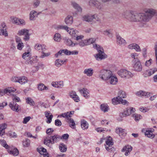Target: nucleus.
I'll return each mask as SVG.
<instances>
[{
  "label": "nucleus",
  "mask_w": 157,
  "mask_h": 157,
  "mask_svg": "<svg viewBox=\"0 0 157 157\" xmlns=\"http://www.w3.org/2000/svg\"><path fill=\"white\" fill-rule=\"evenodd\" d=\"M109 78L111 79L110 83L111 84L115 85L117 82L118 79L116 76H113L111 75V76Z\"/></svg>",
  "instance_id": "f704fd0d"
},
{
  "label": "nucleus",
  "mask_w": 157,
  "mask_h": 157,
  "mask_svg": "<svg viewBox=\"0 0 157 157\" xmlns=\"http://www.w3.org/2000/svg\"><path fill=\"white\" fill-rule=\"evenodd\" d=\"M81 125L82 128L83 130L87 129L88 127V123L84 120H82L81 121Z\"/></svg>",
  "instance_id": "2f4dec72"
},
{
  "label": "nucleus",
  "mask_w": 157,
  "mask_h": 157,
  "mask_svg": "<svg viewBox=\"0 0 157 157\" xmlns=\"http://www.w3.org/2000/svg\"><path fill=\"white\" fill-rule=\"evenodd\" d=\"M118 75L121 77L128 78L133 76V74L125 69H121L117 72Z\"/></svg>",
  "instance_id": "0eeeda50"
},
{
  "label": "nucleus",
  "mask_w": 157,
  "mask_h": 157,
  "mask_svg": "<svg viewBox=\"0 0 157 157\" xmlns=\"http://www.w3.org/2000/svg\"><path fill=\"white\" fill-rule=\"evenodd\" d=\"M6 29V28H3L0 30V35H2L5 36H7L8 33Z\"/></svg>",
  "instance_id": "09e8293b"
},
{
  "label": "nucleus",
  "mask_w": 157,
  "mask_h": 157,
  "mask_svg": "<svg viewBox=\"0 0 157 157\" xmlns=\"http://www.w3.org/2000/svg\"><path fill=\"white\" fill-rule=\"evenodd\" d=\"M133 64V67L134 70L137 71H142V67L140 61L137 60Z\"/></svg>",
  "instance_id": "4468645a"
},
{
  "label": "nucleus",
  "mask_w": 157,
  "mask_h": 157,
  "mask_svg": "<svg viewBox=\"0 0 157 157\" xmlns=\"http://www.w3.org/2000/svg\"><path fill=\"white\" fill-rule=\"evenodd\" d=\"M37 151L41 155L40 157H49L48 154L45 148L43 147L37 148Z\"/></svg>",
  "instance_id": "ddd939ff"
},
{
  "label": "nucleus",
  "mask_w": 157,
  "mask_h": 157,
  "mask_svg": "<svg viewBox=\"0 0 157 157\" xmlns=\"http://www.w3.org/2000/svg\"><path fill=\"white\" fill-rule=\"evenodd\" d=\"M22 58L26 60H28L31 56H30V53L28 52H25L24 53L22 56Z\"/></svg>",
  "instance_id": "79ce46f5"
},
{
  "label": "nucleus",
  "mask_w": 157,
  "mask_h": 157,
  "mask_svg": "<svg viewBox=\"0 0 157 157\" xmlns=\"http://www.w3.org/2000/svg\"><path fill=\"white\" fill-rule=\"evenodd\" d=\"M0 144L4 147L6 149H8L9 147V146L7 144L6 141L4 140H0Z\"/></svg>",
  "instance_id": "864d4df0"
},
{
  "label": "nucleus",
  "mask_w": 157,
  "mask_h": 157,
  "mask_svg": "<svg viewBox=\"0 0 157 157\" xmlns=\"http://www.w3.org/2000/svg\"><path fill=\"white\" fill-rule=\"evenodd\" d=\"M145 135L149 138H153L155 137L154 134L152 133V131L151 130L146 131L145 132Z\"/></svg>",
  "instance_id": "58836bf2"
},
{
  "label": "nucleus",
  "mask_w": 157,
  "mask_h": 157,
  "mask_svg": "<svg viewBox=\"0 0 157 157\" xmlns=\"http://www.w3.org/2000/svg\"><path fill=\"white\" fill-rule=\"evenodd\" d=\"M132 117L134 118L135 120L136 121H138L142 117L140 114L137 113H134L132 115Z\"/></svg>",
  "instance_id": "3c124183"
},
{
  "label": "nucleus",
  "mask_w": 157,
  "mask_h": 157,
  "mask_svg": "<svg viewBox=\"0 0 157 157\" xmlns=\"http://www.w3.org/2000/svg\"><path fill=\"white\" fill-rule=\"evenodd\" d=\"M64 22L68 25H71L73 22V17L70 15H68L65 19Z\"/></svg>",
  "instance_id": "aec40b11"
},
{
  "label": "nucleus",
  "mask_w": 157,
  "mask_h": 157,
  "mask_svg": "<svg viewBox=\"0 0 157 157\" xmlns=\"http://www.w3.org/2000/svg\"><path fill=\"white\" fill-rule=\"evenodd\" d=\"M138 54L136 53H132L131 54V56L132 58L134 59L132 60V61L133 62H135L137 60H139L138 59L137 56Z\"/></svg>",
  "instance_id": "a18cd8bd"
},
{
  "label": "nucleus",
  "mask_w": 157,
  "mask_h": 157,
  "mask_svg": "<svg viewBox=\"0 0 157 157\" xmlns=\"http://www.w3.org/2000/svg\"><path fill=\"white\" fill-rule=\"evenodd\" d=\"M118 97L119 98H126V95L125 92L122 90L119 91L118 93Z\"/></svg>",
  "instance_id": "e433bc0d"
},
{
  "label": "nucleus",
  "mask_w": 157,
  "mask_h": 157,
  "mask_svg": "<svg viewBox=\"0 0 157 157\" xmlns=\"http://www.w3.org/2000/svg\"><path fill=\"white\" fill-rule=\"evenodd\" d=\"M16 90V89L13 87H8L5 89H0V97L2 96L5 94L8 95Z\"/></svg>",
  "instance_id": "1a4fd4ad"
},
{
  "label": "nucleus",
  "mask_w": 157,
  "mask_h": 157,
  "mask_svg": "<svg viewBox=\"0 0 157 157\" xmlns=\"http://www.w3.org/2000/svg\"><path fill=\"white\" fill-rule=\"evenodd\" d=\"M23 47V44L22 42L18 43L17 45V48L19 50H21Z\"/></svg>",
  "instance_id": "338daca9"
},
{
  "label": "nucleus",
  "mask_w": 157,
  "mask_h": 157,
  "mask_svg": "<svg viewBox=\"0 0 157 157\" xmlns=\"http://www.w3.org/2000/svg\"><path fill=\"white\" fill-rule=\"evenodd\" d=\"M45 115L47 119L46 121L47 123L48 124L51 123L53 117V115L51 114V113L49 112L48 111H46L45 112Z\"/></svg>",
  "instance_id": "4be33fe9"
},
{
  "label": "nucleus",
  "mask_w": 157,
  "mask_h": 157,
  "mask_svg": "<svg viewBox=\"0 0 157 157\" xmlns=\"http://www.w3.org/2000/svg\"><path fill=\"white\" fill-rule=\"evenodd\" d=\"M37 58V56H34V57H31L27 60H26L25 62V63L26 64H32L33 63H36L37 61V59L36 58Z\"/></svg>",
  "instance_id": "393cba45"
},
{
  "label": "nucleus",
  "mask_w": 157,
  "mask_h": 157,
  "mask_svg": "<svg viewBox=\"0 0 157 157\" xmlns=\"http://www.w3.org/2000/svg\"><path fill=\"white\" fill-rule=\"evenodd\" d=\"M94 48L97 50L98 53L94 55L97 60H101L107 57V55L105 54L103 48L97 44L94 45Z\"/></svg>",
  "instance_id": "f03ea898"
},
{
  "label": "nucleus",
  "mask_w": 157,
  "mask_h": 157,
  "mask_svg": "<svg viewBox=\"0 0 157 157\" xmlns=\"http://www.w3.org/2000/svg\"><path fill=\"white\" fill-rule=\"evenodd\" d=\"M40 12L38 13L36 11L34 10L31 11L29 14L30 20H34V18L37 17V15L39 14Z\"/></svg>",
  "instance_id": "b1692460"
},
{
  "label": "nucleus",
  "mask_w": 157,
  "mask_h": 157,
  "mask_svg": "<svg viewBox=\"0 0 157 157\" xmlns=\"http://www.w3.org/2000/svg\"><path fill=\"white\" fill-rule=\"evenodd\" d=\"M9 105L12 110L17 112L21 109L20 106L14 101L10 102Z\"/></svg>",
  "instance_id": "f8f14e48"
},
{
  "label": "nucleus",
  "mask_w": 157,
  "mask_h": 157,
  "mask_svg": "<svg viewBox=\"0 0 157 157\" xmlns=\"http://www.w3.org/2000/svg\"><path fill=\"white\" fill-rule=\"evenodd\" d=\"M61 136L58 135L50 136L46 138L44 140V143L45 144L49 146L50 144H53L55 143H57L61 140Z\"/></svg>",
  "instance_id": "7ed1b4c3"
},
{
  "label": "nucleus",
  "mask_w": 157,
  "mask_h": 157,
  "mask_svg": "<svg viewBox=\"0 0 157 157\" xmlns=\"http://www.w3.org/2000/svg\"><path fill=\"white\" fill-rule=\"evenodd\" d=\"M157 71V68H155L152 69H150L148 70L147 72L148 75L150 76L153 74L155 72Z\"/></svg>",
  "instance_id": "de8ad7c7"
},
{
  "label": "nucleus",
  "mask_w": 157,
  "mask_h": 157,
  "mask_svg": "<svg viewBox=\"0 0 157 157\" xmlns=\"http://www.w3.org/2000/svg\"><path fill=\"white\" fill-rule=\"evenodd\" d=\"M119 103L123 104V105H127L128 104V102L126 100L123 99L122 98H120L119 100Z\"/></svg>",
  "instance_id": "4d7b16f0"
},
{
  "label": "nucleus",
  "mask_w": 157,
  "mask_h": 157,
  "mask_svg": "<svg viewBox=\"0 0 157 157\" xmlns=\"http://www.w3.org/2000/svg\"><path fill=\"white\" fill-rule=\"evenodd\" d=\"M68 123L69 124V126L72 129L75 128V124L73 119L71 118H68Z\"/></svg>",
  "instance_id": "473e14b6"
},
{
  "label": "nucleus",
  "mask_w": 157,
  "mask_h": 157,
  "mask_svg": "<svg viewBox=\"0 0 157 157\" xmlns=\"http://www.w3.org/2000/svg\"><path fill=\"white\" fill-rule=\"evenodd\" d=\"M95 40V39L91 38L89 39L88 40H85V41H86V44H87V45H88L93 43Z\"/></svg>",
  "instance_id": "6e6d98bb"
},
{
  "label": "nucleus",
  "mask_w": 157,
  "mask_h": 157,
  "mask_svg": "<svg viewBox=\"0 0 157 157\" xmlns=\"http://www.w3.org/2000/svg\"><path fill=\"white\" fill-rule=\"evenodd\" d=\"M8 151L10 154H12L14 156L17 155L19 154L17 148H14L13 150H10L8 149Z\"/></svg>",
  "instance_id": "c9c22d12"
},
{
  "label": "nucleus",
  "mask_w": 157,
  "mask_h": 157,
  "mask_svg": "<svg viewBox=\"0 0 157 157\" xmlns=\"http://www.w3.org/2000/svg\"><path fill=\"white\" fill-rule=\"evenodd\" d=\"M64 62L65 61L61 60L60 59H57L55 61V65L58 67H59L63 64Z\"/></svg>",
  "instance_id": "37998d69"
},
{
  "label": "nucleus",
  "mask_w": 157,
  "mask_h": 157,
  "mask_svg": "<svg viewBox=\"0 0 157 157\" xmlns=\"http://www.w3.org/2000/svg\"><path fill=\"white\" fill-rule=\"evenodd\" d=\"M54 40L57 42H59L61 39L60 35L59 33H56L54 37Z\"/></svg>",
  "instance_id": "c03bdc74"
},
{
  "label": "nucleus",
  "mask_w": 157,
  "mask_h": 157,
  "mask_svg": "<svg viewBox=\"0 0 157 157\" xmlns=\"http://www.w3.org/2000/svg\"><path fill=\"white\" fill-rule=\"evenodd\" d=\"M112 75V72L109 70L102 69L99 72V77L103 80H108Z\"/></svg>",
  "instance_id": "20e7f679"
},
{
  "label": "nucleus",
  "mask_w": 157,
  "mask_h": 157,
  "mask_svg": "<svg viewBox=\"0 0 157 157\" xmlns=\"http://www.w3.org/2000/svg\"><path fill=\"white\" fill-rule=\"evenodd\" d=\"M38 88L39 90L42 91L44 90H47L48 87L45 86L43 84L40 83L38 85Z\"/></svg>",
  "instance_id": "ea45409f"
},
{
  "label": "nucleus",
  "mask_w": 157,
  "mask_h": 157,
  "mask_svg": "<svg viewBox=\"0 0 157 157\" xmlns=\"http://www.w3.org/2000/svg\"><path fill=\"white\" fill-rule=\"evenodd\" d=\"M31 119V117L29 116L27 117H25L23 121V123L24 124H26L27 122H28Z\"/></svg>",
  "instance_id": "e2e57ef3"
},
{
  "label": "nucleus",
  "mask_w": 157,
  "mask_h": 157,
  "mask_svg": "<svg viewBox=\"0 0 157 157\" xmlns=\"http://www.w3.org/2000/svg\"><path fill=\"white\" fill-rule=\"evenodd\" d=\"M69 95L70 97L72 98L75 96H77V94L76 92L74 91H71L69 93Z\"/></svg>",
  "instance_id": "69168bd1"
},
{
  "label": "nucleus",
  "mask_w": 157,
  "mask_h": 157,
  "mask_svg": "<svg viewBox=\"0 0 157 157\" xmlns=\"http://www.w3.org/2000/svg\"><path fill=\"white\" fill-rule=\"evenodd\" d=\"M150 92H146L142 90H140L136 93V94L140 97L145 96L147 98L150 96Z\"/></svg>",
  "instance_id": "412c9836"
},
{
  "label": "nucleus",
  "mask_w": 157,
  "mask_h": 157,
  "mask_svg": "<svg viewBox=\"0 0 157 157\" xmlns=\"http://www.w3.org/2000/svg\"><path fill=\"white\" fill-rule=\"evenodd\" d=\"M57 88H62L63 86V82L62 81L57 82Z\"/></svg>",
  "instance_id": "13d9d810"
},
{
  "label": "nucleus",
  "mask_w": 157,
  "mask_h": 157,
  "mask_svg": "<svg viewBox=\"0 0 157 157\" xmlns=\"http://www.w3.org/2000/svg\"><path fill=\"white\" fill-rule=\"evenodd\" d=\"M13 101H14V102H19L20 101V98L19 97L17 96H14L13 98Z\"/></svg>",
  "instance_id": "774afa93"
},
{
  "label": "nucleus",
  "mask_w": 157,
  "mask_h": 157,
  "mask_svg": "<svg viewBox=\"0 0 157 157\" xmlns=\"http://www.w3.org/2000/svg\"><path fill=\"white\" fill-rule=\"evenodd\" d=\"M106 145H105L106 150L110 152H113L115 151V149L112 146L113 144V142L112 141V138L109 136L106 141Z\"/></svg>",
  "instance_id": "423d86ee"
},
{
  "label": "nucleus",
  "mask_w": 157,
  "mask_h": 157,
  "mask_svg": "<svg viewBox=\"0 0 157 157\" xmlns=\"http://www.w3.org/2000/svg\"><path fill=\"white\" fill-rule=\"evenodd\" d=\"M69 28L67 26H63L62 25H58L56 28V29H64L67 32L69 31Z\"/></svg>",
  "instance_id": "49530a36"
},
{
  "label": "nucleus",
  "mask_w": 157,
  "mask_h": 157,
  "mask_svg": "<svg viewBox=\"0 0 157 157\" xmlns=\"http://www.w3.org/2000/svg\"><path fill=\"white\" fill-rule=\"evenodd\" d=\"M68 112H67L66 113H62V114H61L59 116H61L63 117H66L67 118V119L68 118H69V117H70L69 115H68Z\"/></svg>",
  "instance_id": "680f3d73"
},
{
  "label": "nucleus",
  "mask_w": 157,
  "mask_h": 157,
  "mask_svg": "<svg viewBox=\"0 0 157 157\" xmlns=\"http://www.w3.org/2000/svg\"><path fill=\"white\" fill-rule=\"evenodd\" d=\"M92 15L86 14L83 16L82 19L86 21L91 22L92 21Z\"/></svg>",
  "instance_id": "7c9ffc66"
},
{
  "label": "nucleus",
  "mask_w": 157,
  "mask_h": 157,
  "mask_svg": "<svg viewBox=\"0 0 157 157\" xmlns=\"http://www.w3.org/2000/svg\"><path fill=\"white\" fill-rule=\"evenodd\" d=\"M79 91L80 93L86 98H88V94L89 93V92L87 89L83 88L82 89L80 90Z\"/></svg>",
  "instance_id": "72a5a7b5"
},
{
  "label": "nucleus",
  "mask_w": 157,
  "mask_h": 157,
  "mask_svg": "<svg viewBox=\"0 0 157 157\" xmlns=\"http://www.w3.org/2000/svg\"><path fill=\"white\" fill-rule=\"evenodd\" d=\"M55 124L57 126H60L62 124L61 121L59 119H57L55 121Z\"/></svg>",
  "instance_id": "0e129e2a"
},
{
  "label": "nucleus",
  "mask_w": 157,
  "mask_h": 157,
  "mask_svg": "<svg viewBox=\"0 0 157 157\" xmlns=\"http://www.w3.org/2000/svg\"><path fill=\"white\" fill-rule=\"evenodd\" d=\"M89 5L91 7H95L99 10L102 9L103 6L101 2L96 0H90L88 2Z\"/></svg>",
  "instance_id": "6e6552de"
},
{
  "label": "nucleus",
  "mask_w": 157,
  "mask_h": 157,
  "mask_svg": "<svg viewBox=\"0 0 157 157\" xmlns=\"http://www.w3.org/2000/svg\"><path fill=\"white\" fill-rule=\"evenodd\" d=\"M135 111V109L132 107H130L126 109L123 113H121L120 116L121 117L127 116L130 115Z\"/></svg>",
  "instance_id": "9d476101"
},
{
  "label": "nucleus",
  "mask_w": 157,
  "mask_h": 157,
  "mask_svg": "<svg viewBox=\"0 0 157 157\" xmlns=\"http://www.w3.org/2000/svg\"><path fill=\"white\" fill-rule=\"evenodd\" d=\"M100 108L101 110L104 112L108 111L109 109V107L106 104H102L100 106Z\"/></svg>",
  "instance_id": "4c0bfd02"
},
{
  "label": "nucleus",
  "mask_w": 157,
  "mask_h": 157,
  "mask_svg": "<svg viewBox=\"0 0 157 157\" xmlns=\"http://www.w3.org/2000/svg\"><path fill=\"white\" fill-rule=\"evenodd\" d=\"M13 23L17 25H25V21L21 19L17 18H14L13 19Z\"/></svg>",
  "instance_id": "f3484780"
},
{
  "label": "nucleus",
  "mask_w": 157,
  "mask_h": 157,
  "mask_svg": "<svg viewBox=\"0 0 157 157\" xmlns=\"http://www.w3.org/2000/svg\"><path fill=\"white\" fill-rule=\"evenodd\" d=\"M30 141L28 139H26L25 141H23V145L24 147H28L29 146Z\"/></svg>",
  "instance_id": "8fccbe9b"
},
{
  "label": "nucleus",
  "mask_w": 157,
  "mask_h": 157,
  "mask_svg": "<svg viewBox=\"0 0 157 157\" xmlns=\"http://www.w3.org/2000/svg\"><path fill=\"white\" fill-rule=\"evenodd\" d=\"M123 16L130 21L145 22L144 13H138L132 10H126L123 13Z\"/></svg>",
  "instance_id": "f257e3e1"
},
{
  "label": "nucleus",
  "mask_w": 157,
  "mask_h": 157,
  "mask_svg": "<svg viewBox=\"0 0 157 157\" xmlns=\"http://www.w3.org/2000/svg\"><path fill=\"white\" fill-rule=\"evenodd\" d=\"M83 73L88 76H91L94 73L93 70L92 68L86 69L84 71Z\"/></svg>",
  "instance_id": "a878e982"
},
{
  "label": "nucleus",
  "mask_w": 157,
  "mask_h": 157,
  "mask_svg": "<svg viewBox=\"0 0 157 157\" xmlns=\"http://www.w3.org/2000/svg\"><path fill=\"white\" fill-rule=\"evenodd\" d=\"M26 100L27 103L30 105H33L34 104V101L31 98H28L26 99Z\"/></svg>",
  "instance_id": "5fc2aeb1"
},
{
  "label": "nucleus",
  "mask_w": 157,
  "mask_h": 157,
  "mask_svg": "<svg viewBox=\"0 0 157 157\" xmlns=\"http://www.w3.org/2000/svg\"><path fill=\"white\" fill-rule=\"evenodd\" d=\"M92 21L93 19H95L97 21H100V19L98 17L96 14L92 15Z\"/></svg>",
  "instance_id": "bf43d9fd"
},
{
  "label": "nucleus",
  "mask_w": 157,
  "mask_h": 157,
  "mask_svg": "<svg viewBox=\"0 0 157 157\" xmlns=\"http://www.w3.org/2000/svg\"><path fill=\"white\" fill-rule=\"evenodd\" d=\"M120 98L117 97L116 98H114L112 99V102L113 105H117L119 103V101Z\"/></svg>",
  "instance_id": "603ef678"
},
{
  "label": "nucleus",
  "mask_w": 157,
  "mask_h": 157,
  "mask_svg": "<svg viewBox=\"0 0 157 157\" xmlns=\"http://www.w3.org/2000/svg\"><path fill=\"white\" fill-rule=\"evenodd\" d=\"M7 126L5 124L0 125V136H2L5 134V129L6 128Z\"/></svg>",
  "instance_id": "cd10ccee"
},
{
  "label": "nucleus",
  "mask_w": 157,
  "mask_h": 157,
  "mask_svg": "<svg viewBox=\"0 0 157 157\" xmlns=\"http://www.w3.org/2000/svg\"><path fill=\"white\" fill-rule=\"evenodd\" d=\"M59 148L60 151L62 152H65L67 150V146L63 143L59 144Z\"/></svg>",
  "instance_id": "c756f323"
},
{
  "label": "nucleus",
  "mask_w": 157,
  "mask_h": 157,
  "mask_svg": "<svg viewBox=\"0 0 157 157\" xmlns=\"http://www.w3.org/2000/svg\"><path fill=\"white\" fill-rule=\"evenodd\" d=\"M67 32L71 35L74 37L77 36V34L78 33L77 31L73 29H69V31Z\"/></svg>",
  "instance_id": "a19ab883"
},
{
  "label": "nucleus",
  "mask_w": 157,
  "mask_h": 157,
  "mask_svg": "<svg viewBox=\"0 0 157 157\" xmlns=\"http://www.w3.org/2000/svg\"><path fill=\"white\" fill-rule=\"evenodd\" d=\"M128 48L130 49H135L137 52H140L141 50L138 45L136 44H130L128 46Z\"/></svg>",
  "instance_id": "5701e85b"
},
{
  "label": "nucleus",
  "mask_w": 157,
  "mask_h": 157,
  "mask_svg": "<svg viewBox=\"0 0 157 157\" xmlns=\"http://www.w3.org/2000/svg\"><path fill=\"white\" fill-rule=\"evenodd\" d=\"M144 13V17L145 22L148 21L155 15H157V11L153 9H147Z\"/></svg>",
  "instance_id": "39448f33"
},
{
  "label": "nucleus",
  "mask_w": 157,
  "mask_h": 157,
  "mask_svg": "<svg viewBox=\"0 0 157 157\" xmlns=\"http://www.w3.org/2000/svg\"><path fill=\"white\" fill-rule=\"evenodd\" d=\"M45 45H41L40 44H37L34 46V48L36 50L40 52H45L46 50Z\"/></svg>",
  "instance_id": "dca6fc26"
},
{
  "label": "nucleus",
  "mask_w": 157,
  "mask_h": 157,
  "mask_svg": "<svg viewBox=\"0 0 157 157\" xmlns=\"http://www.w3.org/2000/svg\"><path fill=\"white\" fill-rule=\"evenodd\" d=\"M132 150V147L130 145H127L123 147L121 151L122 152L125 151L124 154L126 156H127L128 155V153H130Z\"/></svg>",
  "instance_id": "2eb2a0df"
},
{
  "label": "nucleus",
  "mask_w": 157,
  "mask_h": 157,
  "mask_svg": "<svg viewBox=\"0 0 157 157\" xmlns=\"http://www.w3.org/2000/svg\"><path fill=\"white\" fill-rule=\"evenodd\" d=\"M116 37L117 44L121 46L124 45L126 44V43L125 40L119 35H117Z\"/></svg>",
  "instance_id": "a211bd4d"
},
{
  "label": "nucleus",
  "mask_w": 157,
  "mask_h": 157,
  "mask_svg": "<svg viewBox=\"0 0 157 157\" xmlns=\"http://www.w3.org/2000/svg\"><path fill=\"white\" fill-rule=\"evenodd\" d=\"M28 79L25 76H22L19 77L18 82L20 84L23 85L25 84L28 82Z\"/></svg>",
  "instance_id": "c85d7f7f"
},
{
  "label": "nucleus",
  "mask_w": 157,
  "mask_h": 157,
  "mask_svg": "<svg viewBox=\"0 0 157 157\" xmlns=\"http://www.w3.org/2000/svg\"><path fill=\"white\" fill-rule=\"evenodd\" d=\"M71 5L72 6L78 11L82 12V9L78 4L75 2H72L71 3Z\"/></svg>",
  "instance_id": "bb28decb"
},
{
  "label": "nucleus",
  "mask_w": 157,
  "mask_h": 157,
  "mask_svg": "<svg viewBox=\"0 0 157 157\" xmlns=\"http://www.w3.org/2000/svg\"><path fill=\"white\" fill-rule=\"evenodd\" d=\"M116 133L118 134L121 138L124 136L126 134L125 131V129L121 128H116Z\"/></svg>",
  "instance_id": "6ab92c4d"
},
{
  "label": "nucleus",
  "mask_w": 157,
  "mask_h": 157,
  "mask_svg": "<svg viewBox=\"0 0 157 157\" xmlns=\"http://www.w3.org/2000/svg\"><path fill=\"white\" fill-rule=\"evenodd\" d=\"M18 34L19 35H24L25 37L23 38L24 40L25 41L28 40L29 39V30L25 29H23L19 31Z\"/></svg>",
  "instance_id": "9b49d317"
},
{
  "label": "nucleus",
  "mask_w": 157,
  "mask_h": 157,
  "mask_svg": "<svg viewBox=\"0 0 157 157\" xmlns=\"http://www.w3.org/2000/svg\"><path fill=\"white\" fill-rule=\"evenodd\" d=\"M154 49L155 51V54L156 58V63L157 65V43H156L155 45Z\"/></svg>",
  "instance_id": "052dcab7"
}]
</instances>
